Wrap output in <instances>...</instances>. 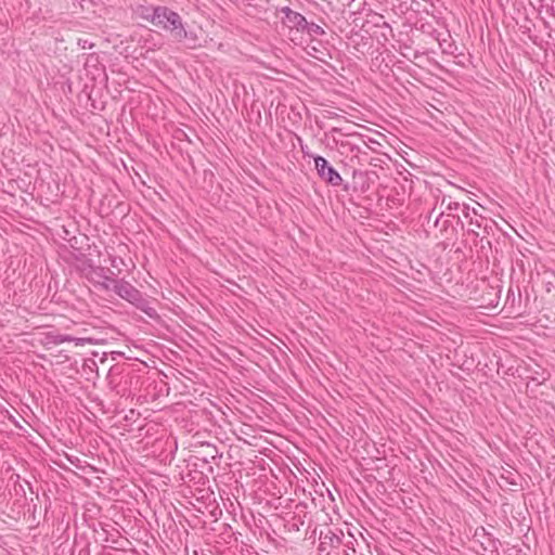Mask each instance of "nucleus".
Returning <instances> with one entry per match:
<instances>
[{"mask_svg":"<svg viewBox=\"0 0 555 555\" xmlns=\"http://www.w3.org/2000/svg\"><path fill=\"white\" fill-rule=\"evenodd\" d=\"M151 22L155 26L171 31L178 41H182L188 36L180 15L166 7L154 8Z\"/></svg>","mask_w":555,"mask_h":555,"instance_id":"nucleus-1","label":"nucleus"},{"mask_svg":"<svg viewBox=\"0 0 555 555\" xmlns=\"http://www.w3.org/2000/svg\"><path fill=\"white\" fill-rule=\"evenodd\" d=\"M112 286L111 291H113L117 296L133 305L149 317H154L156 314L155 309L150 306L142 293L125 279H116Z\"/></svg>","mask_w":555,"mask_h":555,"instance_id":"nucleus-2","label":"nucleus"},{"mask_svg":"<svg viewBox=\"0 0 555 555\" xmlns=\"http://www.w3.org/2000/svg\"><path fill=\"white\" fill-rule=\"evenodd\" d=\"M344 533L340 530L325 528L319 534V555H341Z\"/></svg>","mask_w":555,"mask_h":555,"instance_id":"nucleus-3","label":"nucleus"},{"mask_svg":"<svg viewBox=\"0 0 555 555\" xmlns=\"http://www.w3.org/2000/svg\"><path fill=\"white\" fill-rule=\"evenodd\" d=\"M313 160L317 173L323 181L333 186H339L341 184V176L324 157L317 155L313 156Z\"/></svg>","mask_w":555,"mask_h":555,"instance_id":"nucleus-4","label":"nucleus"},{"mask_svg":"<svg viewBox=\"0 0 555 555\" xmlns=\"http://www.w3.org/2000/svg\"><path fill=\"white\" fill-rule=\"evenodd\" d=\"M112 275H114V272L111 271L108 268L104 267H90L88 272L86 273L87 279L93 283L94 285L99 286L103 291H111L112 285L114 284L115 280Z\"/></svg>","mask_w":555,"mask_h":555,"instance_id":"nucleus-5","label":"nucleus"},{"mask_svg":"<svg viewBox=\"0 0 555 555\" xmlns=\"http://www.w3.org/2000/svg\"><path fill=\"white\" fill-rule=\"evenodd\" d=\"M282 13H284L285 21L291 27H295L298 30H305V26H307L308 21L304 15L291 10L288 7L283 8Z\"/></svg>","mask_w":555,"mask_h":555,"instance_id":"nucleus-6","label":"nucleus"},{"mask_svg":"<svg viewBox=\"0 0 555 555\" xmlns=\"http://www.w3.org/2000/svg\"><path fill=\"white\" fill-rule=\"evenodd\" d=\"M474 538L475 541L480 543L485 552L493 553L495 551V541L485 531V528L477 529Z\"/></svg>","mask_w":555,"mask_h":555,"instance_id":"nucleus-7","label":"nucleus"},{"mask_svg":"<svg viewBox=\"0 0 555 555\" xmlns=\"http://www.w3.org/2000/svg\"><path fill=\"white\" fill-rule=\"evenodd\" d=\"M304 31H307L310 36H322L325 34L324 29L321 26H319L315 23L309 22H307V26H305Z\"/></svg>","mask_w":555,"mask_h":555,"instance_id":"nucleus-8","label":"nucleus"},{"mask_svg":"<svg viewBox=\"0 0 555 555\" xmlns=\"http://www.w3.org/2000/svg\"><path fill=\"white\" fill-rule=\"evenodd\" d=\"M67 341H75L77 346L82 345L85 339L83 338H75L70 335H57L54 339L55 344H63Z\"/></svg>","mask_w":555,"mask_h":555,"instance_id":"nucleus-9","label":"nucleus"},{"mask_svg":"<svg viewBox=\"0 0 555 555\" xmlns=\"http://www.w3.org/2000/svg\"><path fill=\"white\" fill-rule=\"evenodd\" d=\"M439 46L443 53L453 54L456 49L455 46L448 39L439 40Z\"/></svg>","mask_w":555,"mask_h":555,"instance_id":"nucleus-10","label":"nucleus"},{"mask_svg":"<svg viewBox=\"0 0 555 555\" xmlns=\"http://www.w3.org/2000/svg\"><path fill=\"white\" fill-rule=\"evenodd\" d=\"M340 553L341 555H351L356 553V551L353 548H349L347 547L344 543H343V548H340Z\"/></svg>","mask_w":555,"mask_h":555,"instance_id":"nucleus-11","label":"nucleus"},{"mask_svg":"<svg viewBox=\"0 0 555 555\" xmlns=\"http://www.w3.org/2000/svg\"><path fill=\"white\" fill-rule=\"evenodd\" d=\"M119 263H124L122 259L121 258H118V257H113L111 259V264L113 268H118V264Z\"/></svg>","mask_w":555,"mask_h":555,"instance_id":"nucleus-12","label":"nucleus"},{"mask_svg":"<svg viewBox=\"0 0 555 555\" xmlns=\"http://www.w3.org/2000/svg\"><path fill=\"white\" fill-rule=\"evenodd\" d=\"M444 215V211H440L437 216H436V219H435V227H438L439 223H440V219L441 217Z\"/></svg>","mask_w":555,"mask_h":555,"instance_id":"nucleus-13","label":"nucleus"},{"mask_svg":"<svg viewBox=\"0 0 555 555\" xmlns=\"http://www.w3.org/2000/svg\"><path fill=\"white\" fill-rule=\"evenodd\" d=\"M457 207H459V204H457V203H451V202H450V203L448 204V209H457Z\"/></svg>","mask_w":555,"mask_h":555,"instance_id":"nucleus-14","label":"nucleus"},{"mask_svg":"<svg viewBox=\"0 0 555 555\" xmlns=\"http://www.w3.org/2000/svg\"><path fill=\"white\" fill-rule=\"evenodd\" d=\"M435 209H433L429 214V219L433 217Z\"/></svg>","mask_w":555,"mask_h":555,"instance_id":"nucleus-15","label":"nucleus"},{"mask_svg":"<svg viewBox=\"0 0 555 555\" xmlns=\"http://www.w3.org/2000/svg\"><path fill=\"white\" fill-rule=\"evenodd\" d=\"M447 223H448V220H444V221H443V228H446V227H447Z\"/></svg>","mask_w":555,"mask_h":555,"instance_id":"nucleus-16","label":"nucleus"}]
</instances>
